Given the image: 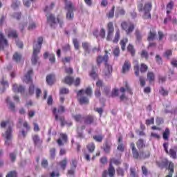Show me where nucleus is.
<instances>
[{"label": "nucleus", "instance_id": "f257e3e1", "mask_svg": "<svg viewBox=\"0 0 177 177\" xmlns=\"http://www.w3.org/2000/svg\"><path fill=\"white\" fill-rule=\"evenodd\" d=\"M1 128H8L6 133L3 134V138H5V144L7 145H10V140L12 139V127H13V123L10 122H2L1 124Z\"/></svg>", "mask_w": 177, "mask_h": 177}, {"label": "nucleus", "instance_id": "f03ea898", "mask_svg": "<svg viewBox=\"0 0 177 177\" xmlns=\"http://www.w3.org/2000/svg\"><path fill=\"white\" fill-rule=\"evenodd\" d=\"M42 42H44V38L39 37L37 41L34 43L33 45V55L32 57V64H36L38 61V53L41 50V46H42Z\"/></svg>", "mask_w": 177, "mask_h": 177}, {"label": "nucleus", "instance_id": "7ed1b4c3", "mask_svg": "<svg viewBox=\"0 0 177 177\" xmlns=\"http://www.w3.org/2000/svg\"><path fill=\"white\" fill-rule=\"evenodd\" d=\"M85 95H86L87 96H91V95H92V89L88 87L86 89V91L80 90L77 93V97L81 104H86V103L89 102L88 98L86 97H84Z\"/></svg>", "mask_w": 177, "mask_h": 177}, {"label": "nucleus", "instance_id": "20e7f679", "mask_svg": "<svg viewBox=\"0 0 177 177\" xmlns=\"http://www.w3.org/2000/svg\"><path fill=\"white\" fill-rule=\"evenodd\" d=\"M64 111V106H59L58 109L54 108L53 110V113L55 117L56 121H61V124L64 125V118L62 115L63 112Z\"/></svg>", "mask_w": 177, "mask_h": 177}, {"label": "nucleus", "instance_id": "39448f33", "mask_svg": "<svg viewBox=\"0 0 177 177\" xmlns=\"http://www.w3.org/2000/svg\"><path fill=\"white\" fill-rule=\"evenodd\" d=\"M47 21L50 24L51 27H53L55 24H57V23L59 24L60 27H62V24H63V21L62 19L58 17L57 19L55 18V16L53 15H47Z\"/></svg>", "mask_w": 177, "mask_h": 177}, {"label": "nucleus", "instance_id": "423d86ee", "mask_svg": "<svg viewBox=\"0 0 177 177\" xmlns=\"http://www.w3.org/2000/svg\"><path fill=\"white\" fill-rule=\"evenodd\" d=\"M65 8L68 11L66 13V19H68V20H73V19H74V12H73L74 7H73V3L71 2L66 3Z\"/></svg>", "mask_w": 177, "mask_h": 177}, {"label": "nucleus", "instance_id": "0eeeda50", "mask_svg": "<svg viewBox=\"0 0 177 177\" xmlns=\"http://www.w3.org/2000/svg\"><path fill=\"white\" fill-rule=\"evenodd\" d=\"M113 164H115V165H119V164H121V162L120 161V160H115L114 158H112L111 160L109 168V175L110 177H114V174H115V170L114 169V167H113Z\"/></svg>", "mask_w": 177, "mask_h": 177}, {"label": "nucleus", "instance_id": "6e6552de", "mask_svg": "<svg viewBox=\"0 0 177 177\" xmlns=\"http://www.w3.org/2000/svg\"><path fill=\"white\" fill-rule=\"evenodd\" d=\"M106 31H107L106 40L111 41V39H113V35L114 34V25L113 22H109L107 24Z\"/></svg>", "mask_w": 177, "mask_h": 177}, {"label": "nucleus", "instance_id": "1a4fd4ad", "mask_svg": "<svg viewBox=\"0 0 177 177\" xmlns=\"http://www.w3.org/2000/svg\"><path fill=\"white\" fill-rule=\"evenodd\" d=\"M121 26L122 28L126 31L127 34H131V32L133 31L134 26L131 23L122 22Z\"/></svg>", "mask_w": 177, "mask_h": 177}, {"label": "nucleus", "instance_id": "9d476101", "mask_svg": "<svg viewBox=\"0 0 177 177\" xmlns=\"http://www.w3.org/2000/svg\"><path fill=\"white\" fill-rule=\"evenodd\" d=\"M150 10H151V3H148L144 8V11L145 12L144 16L145 19H150L151 17V15H150Z\"/></svg>", "mask_w": 177, "mask_h": 177}, {"label": "nucleus", "instance_id": "9b49d317", "mask_svg": "<svg viewBox=\"0 0 177 177\" xmlns=\"http://www.w3.org/2000/svg\"><path fill=\"white\" fill-rule=\"evenodd\" d=\"M57 144L59 146H63L64 143L67 142V135L61 133L60 134V138L57 140Z\"/></svg>", "mask_w": 177, "mask_h": 177}, {"label": "nucleus", "instance_id": "f8f14e48", "mask_svg": "<svg viewBox=\"0 0 177 177\" xmlns=\"http://www.w3.org/2000/svg\"><path fill=\"white\" fill-rule=\"evenodd\" d=\"M165 165H169V175L166 176V177H172V175L174 174V164L172 162H169L168 160H165Z\"/></svg>", "mask_w": 177, "mask_h": 177}, {"label": "nucleus", "instance_id": "ddd939ff", "mask_svg": "<svg viewBox=\"0 0 177 177\" xmlns=\"http://www.w3.org/2000/svg\"><path fill=\"white\" fill-rule=\"evenodd\" d=\"M93 35L97 38V37H100V38H105L106 37V30L104 28H101L100 32L98 30H95L93 32Z\"/></svg>", "mask_w": 177, "mask_h": 177}, {"label": "nucleus", "instance_id": "4468645a", "mask_svg": "<svg viewBox=\"0 0 177 177\" xmlns=\"http://www.w3.org/2000/svg\"><path fill=\"white\" fill-rule=\"evenodd\" d=\"M31 74H32V71L29 70L27 74L24 77V82H26V84L32 82V80H31Z\"/></svg>", "mask_w": 177, "mask_h": 177}, {"label": "nucleus", "instance_id": "2eb2a0df", "mask_svg": "<svg viewBox=\"0 0 177 177\" xmlns=\"http://www.w3.org/2000/svg\"><path fill=\"white\" fill-rule=\"evenodd\" d=\"M8 45V41L3 37V35L0 33V49H3V46Z\"/></svg>", "mask_w": 177, "mask_h": 177}, {"label": "nucleus", "instance_id": "dca6fc26", "mask_svg": "<svg viewBox=\"0 0 177 177\" xmlns=\"http://www.w3.org/2000/svg\"><path fill=\"white\" fill-rule=\"evenodd\" d=\"M113 71V66L107 64H105L104 74L106 76L110 75Z\"/></svg>", "mask_w": 177, "mask_h": 177}, {"label": "nucleus", "instance_id": "f3484780", "mask_svg": "<svg viewBox=\"0 0 177 177\" xmlns=\"http://www.w3.org/2000/svg\"><path fill=\"white\" fill-rule=\"evenodd\" d=\"M155 80H156V76L154 75L153 72H149L147 73V80L149 81V84H153Z\"/></svg>", "mask_w": 177, "mask_h": 177}, {"label": "nucleus", "instance_id": "a211bd4d", "mask_svg": "<svg viewBox=\"0 0 177 177\" xmlns=\"http://www.w3.org/2000/svg\"><path fill=\"white\" fill-rule=\"evenodd\" d=\"M55 76L54 75H49L46 77V82L48 85H53L55 82Z\"/></svg>", "mask_w": 177, "mask_h": 177}, {"label": "nucleus", "instance_id": "6ab92c4d", "mask_svg": "<svg viewBox=\"0 0 177 177\" xmlns=\"http://www.w3.org/2000/svg\"><path fill=\"white\" fill-rule=\"evenodd\" d=\"M129 68H131V62L125 61L122 67L123 73H127V71H129Z\"/></svg>", "mask_w": 177, "mask_h": 177}, {"label": "nucleus", "instance_id": "aec40b11", "mask_svg": "<svg viewBox=\"0 0 177 177\" xmlns=\"http://www.w3.org/2000/svg\"><path fill=\"white\" fill-rule=\"evenodd\" d=\"M48 56H49V60L50 62V63H55V55L54 54H49L48 53H45L44 54V59H48Z\"/></svg>", "mask_w": 177, "mask_h": 177}, {"label": "nucleus", "instance_id": "412c9836", "mask_svg": "<svg viewBox=\"0 0 177 177\" xmlns=\"http://www.w3.org/2000/svg\"><path fill=\"white\" fill-rule=\"evenodd\" d=\"M131 147L132 149L133 156L134 158H139V153H138V151H136V148H135V144L131 143Z\"/></svg>", "mask_w": 177, "mask_h": 177}, {"label": "nucleus", "instance_id": "4be33fe9", "mask_svg": "<svg viewBox=\"0 0 177 177\" xmlns=\"http://www.w3.org/2000/svg\"><path fill=\"white\" fill-rule=\"evenodd\" d=\"M12 89L14 92H24V88H23L21 86H18L17 84H13Z\"/></svg>", "mask_w": 177, "mask_h": 177}, {"label": "nucleus", "instance_id": "5701e85b", "mask_svg": "<svg viewBox=\"0 0 177 177\" xmlns=\"http://www.w3.org/2000/svg\"><path fill=\"white\" fill-rule=\"evenodd\" d=\"M66 166H67V159H64L63 160L59 162L58 164V167H59V168H61V169H63L64 171V169H66Z\"/></svg>", "mask_w": 177, "mask_h": 177}, {"label": "nucleus", "instance_id": "b1692460", "mask_svg": "<svg viewBox=\"0 0 177 177\" xmlns=\"http://www.w3.org/2000/svg\"><path fill=\"white\" fill-rule=\"evenodd\" d=\"M109 57H107V55H105L104 57H98L97 59V64H100V63H102V62H107Z\"/></svg>", "mask_w": 177, "mask_h": 177}, {"label": "nucleus", "instance_id": "393cba45", "mask_svg": "<svg viewBox=\"0 0 177 177\" xmlns=\"http://www.w3.org/2000/svg\"><path fill=\"white\" fill-rule=\"evenodd\" d=\"M74 79L70 76H67L65 77L64 82L65 84H67L68 85H71L73 82Z\"/></svg>", "mask_w": 177, "mask_h": 177}, {"label": "nucleus", "instance_id": "a878e982", "mask_svg": "<svg viewBox=\"0 0 177 177\" xmlns=\"http://www.w3.org/2000/svg\"><path fill=\"white\" fill-rule=\"evenodd\" d=\"M134 71L136 75H139V63L138 61H134Z\"/></svg>", "mask_w": 177, "mask_h": 177}, {"label": "nucleus", "instance_id": "bb28decb", "mask_svg": "<svg viewBox=\"0 0 177 177\" xmlns=\"http://www.w3.org/2000/svg\"><path fill=\"white\" fill-rule=\"evenodd\" d=\"M127 42H128V39H127V38L122 39L120 41V45H121L122 50H125V45H127Z\"/></svg>", "mask_w": 177, "mask_h": 177}, {"label": "nucleus", "instance_id": "cd10ccee", "mask_svg": "<svg viewBox=\"0 0 177 177\" xmlns=\"http://www.w3.org/2000/svg\"><path fill=\"white\" fill-rule=\"evenodd\" d=\"M120 39V30H117L113 42L117 44Z\"/></svg>", "mask_w": 177, "mask_h": 177}, {"label": "nucleus", "instance_id": "c85d7f7f", "mask_svg": "<svg viewBox=\"0 0 177 177\" xmlns=\"http://www.w3.org/2000/svg\"><path fill=\"white\" fill-rule=\"evenodd\" d=\"M35 145H39L42 143V140L39 139V137L38 136L35 135L32 138Z\"/></svg>", "mask_w": 177, "mask_h": 177}, {"label": "nucleus", "instance_id": "c756f323", "mask_svg": "<svg viewBox=\"0 0 177 177\" xmlns=\"http://www.w3.org/2000/svg\"><path fill=\"white\" fill-rule=\"evenodd\" d=\"M172 8H174V2L171 1L167 6V13H171V10H172Z\"/></svg>", "mask_w": 177, "mask_h": 177}, {"label": "nucleus", "instance_id": "7c9ffc66", "mask_svg": "<svg viewBox=\"0 0 177 177\" xmlns=\"http://www.w3.org/2000/svg\"><path fill=\"white\" fill-rule=\"evenodd\" d=\"M169 129H166L165 132H163V139L165 140H168V138L169 136Z\"/></svg>", "mask_w": 177, "mask_h": 177}, {"label": "nucleus", "instance_id": "2f4dec72", "mask_svg": "<svg viewBox=\"0 0 177 177\" xmlns=\"http://www.w3.org/2000/svg\"><path fill=\"white\" fill-rule=\"evenodd\" d=\"M20 59H21V55L17 53H15L13 55V60L15 62H20Z\"/></svg>", "mask_w": 177, "mask_h": 177}, {"label": "nucleus", "instance_id": "473e14b6", "mask_svg": "<svg viewBox=\"0 0 177 177\" xmlns=\"http://www.w3.org/2000/svg\"><path fill=\"white\" fill-rule=\"evenodd\" d=\"M156 38V33L155 32H150L148 36V41H153Z\"/></svg>", "mask_w": 177, "mask_h": 177}, {"label": "nucleus", "instance_id": "72a5a7b5", "mask_svg": "<svg viewBox=\"0 0 177 177\" xmlns=\"http://www.w3.org/2000/svg\"><path fill=\"white\" fill-rule=\"evenodd\" d=\"M172 55V51L171 50H167L164 54V57L166 59H169V57Z\"/></svg>", "mask_w": 177, "mask_h": 177}, {"label": "nucleus", "instance_id": "f704fd0d", "mask_svg": "<svg viewBox=\"0 0 177 177\" xmlns=\"http://www.w3.org/2000/svg\"><path fill=\"white\" fill-rule=\"evenodd\" d=\"M127 50L129 52H130V53H131L132 56H133V55H135V50L133 49V46L132 45H129L127 47Z\"/></svg>", "mask_w": 177, "mask_h": 177}, {"label": "nucleus", "instance_id": "c9c22d12", "mask_svg": "<svg viewBox=\"0 0 177 177\" xmlns=\"http://www.w3.org/2000/svg\"><path fill=\"white\" fill-rule=\"evenodd\" d=\"M137 146L138 147V149H142V147H145V142H143V140H139L137 142Z\"/></svg>", "mask_w": 177, "mask_h": 177}, {"label": "nucleus", "instance_id": "e433bc0d", "mask_svg": "<svg viewBox=\"0 0 177 177\" xmlns=\"http://www.w3.org/2000/svg\"><path fill=\"white\" fill-rule=\"evenodd\" d=\"M169 155L171 157V158H176V152L175 151V150L172 149L169 150Z\"/></svg>", "mask_w": 177, "mask_h": 177}, {"label": "nucleus", "instance_id": "4c0bfd02", "mask_svg": "<svg viewBox=\"0 0 177 177\" xmlns=\"http://www.w3.org/2000/svg\"><path fill=\"white\" fill-rule=\"evenodd\" d=\"M8 37L10 38H16V37H17V33H16V31H11L8 33Z\"/></svg>", "mask_w": 177, "mask_h": 177}, {"label": "nucleus", "instance_id": "58836bf2", "mask_svg": "<svg viewBox=\"0 0 177 177\" xmlns=\"http://www.w3.org/2000/svg\"><path fill=\"white\" fill-rule=\"evenodd\" d=\"M86 124H92L93 122V117L88 116L86 120Z\"/></svg>", "mask_w": 177, "mask_h": 177}, {"label": "nucleus", "instance_id": "ea45409f", "mask_svg": "<svg viewBox=\"0 0 177 177\" xmlns=\"http://www.w3.org/2000/svg\"><path fill=\"white\" fill-rule=\"evenodd\" d=\"M88 149L92 152L95 150V144L91 143L87 146Z\"/></svg>", "mask_w": 177, "mask_h": 177}, {"label": "nucleus", "instance_id": "a19ab883", "mask_svg": "<svg viewBox=\"0 0 177 177\" xmlns=\"http://www.w3.org/2000/svg\"><path fill=\"white\" fill-rule=\"evenodd\" d=\"M158 38H159V41H162V39H164V38H165V35H164V33H162V32L159 31L158 32Z\"/></svg>", "mask_w": 177, "mask_h": 177}, {"label": "nucleus", "instance_id": "79ce46f5", "mask_svg": "<svg viewBox=\"0 0 177 177\" xmlns=\"http://www.w3.org/2000/svg\"><path fill=\"white\" fill-rule=\"evenodd\" d=\"M80 82H81V79H80V77H77L75 81L73 80V84H74L75 86H78Z\"/></svg>", "mask_w": 177, "mask_h": 177}, {"label": "nucleus", "instance_id": "37998d69", "mask_svg": "<svg viewBox=\"0 0 177 177\" xmlns=\"http://www.w3.org/2000/svg\"><path fill=\"white\" fill-rule=\"evenodd\" d=\"M17 174L16 173V171H10L6 176V177H17Z\"/></svg>", "mask_w": 177, "mask_h": 177}, {"label": "nucleus", "instance_id": "c03bdc74", "mask_svg": "<svg viewBox=\"0 0 177 177\" xmlns=\"http://www.w3.org/2000/svg\"><path fill=\"white\" fill-rule=\"evenodd\" d=\"M140 71L141 73H145V71H147V66L145 64H141Z\"/></svg>", "mask_w": 177, "mask_h": 177}, {"label": "nucleus", "instance_id": "a18cd8bd", "mask_svg": "<svg viewBox=\"0 0 177 177\" xmlns=\"http://www.w3.org/2000/svg\"><path fill=\"white\" fill-rule=\"evenodd\" d=\"M93 139H95V140H96L97 142H102V140H103V136H95L93 137Z\"/></svg>", "mask_w": 177, "mask_h": 177}, {"label": "nucleus", "instance_id": "49530a36", "mask_svg": "<svg viewBox=\"0 0 177 177\" xmlns=\"http://www.w3.org/2000/svg\"><path fill=\"white\" fill-rule=\"evenodd\" d=\"M160 93L161 94V95H162L163 96H167V95H168V91H167V90H165V89H164V88H161L160 90Z\"/></svg>", "mask_w": 177, "mask_h": 177}, {"label": "nucleus", "instance_id": "de8ad7c7", "mask_svg": "<svg viewBox=\"0 0 177 177\" xmlns=\"http://www.w3.org/2000/svg\"><path fill=\"white\" fill-rule=\"evenodd\" d=\"M147 125H151V124H154V118H151L149 120H146Z\"/></svg>", "mask_w": 177, "mask_h": 177}, {"label": "nucleus", "instance_id": "09e8293b", "mask_svg": "<svg viewBox=\"0 0 177 177\" xmlns=\"http://www.w3.org/2000/svg\"><path fill=\"white\" fill-rule=\"evenodd\" d=\"M125 149V145H124L123 144H120L118 146V150H119V151H124Z\"/></svg>", "mask_w": 177, "mask_h": 177}, {"label": "nucleus", "instance_id": "8fccbe9b", "mask_svg": "<svg viewBox=\"0 0 177 177\" xmlns=\"http://www.w3.org/2000/svg\"><path fill=\"white\" fill-rule=\"evenodd\" d=\"M74 120H75L77 122H80L82 120V117H81V115H76L73 116Z\"/></svg>", "mask_w": 177, "mask_h": 177}, {"label": "nucleus", "instance_id": "3c124183", "mask_svg": "<svg viewBox=\"0 0 177 177\" xmlns=\"http://www.w3.org/2000/svg\"><path fill=\"white\" fill-rule=\"evenodd\" d=\"M113 55H114V56H119V55H120V48H115L113 50Z\"/></svg>", "mask_w": 177, "mask_h": 177}, {"label": "nucleus", "instance_id": "603ef678", "mask_svg": "<svg viewBox=\"0 0 177 177\" xmlns=\"http://www.w3.org/2000/svg\"><path fill=\"white\" fill-rule=\"evenodd\" d=\"M73 44L75 49H78L80 48V44H78V41L77 39H73Z\"/></svg>", "mask_w": 177, "mask_h": 177}, {"label": "nucleus", "instance_id": "864d4df0", "mask_svg": "<svg viewBox=\"0 0 177 177\" xmlns=\"http://www.w3.org/2000/svg\"><path fill=\"white\" fill-rule=\"evenodd\" d=\"M151 138H154L155 139H160V135L157 133H151Z\"/></svg>", "mask_w": 177, "mask_h": 177}, {"label": "nucleus", "instance_id": "5fc2aeb1", "mask_svg": "<svg viewBox=\"0 0 177 177\" xmlns=\"http://www.w3.org/2000/svg\"><path fill=\"white\" fill-rule=\"evenodd\" d=\"M113 16H114V7H113V8L109 11V19H111V17H113Z\"/></svg>", "mask_w": 177, "mask_h": 177}, {"label": "nucleus", "instance_id": "6e6d98bb", "mask_svg": "<svg viewBox=\"0 0 177 177\" xmlns=\"http://www.w3.org/2000/svg\"><path fill=\"white\" fill-rule=\"evenodd\" d=\"M60 93H62V95H64L66 93H68V89L67 88H62L60 89Z\"/></svg>", "mask_w": 177, "mask_h": 177}, {"label": "nucleus", "instance_id": "4d7b16f0", "mask_svg": "<svg viewBox=\"0 0 177 177\" xmlns=\"http://www.w3.org/2000/svg\"><path fill=\"white\" fill-rule=\"evenodd\" d=\"M34 93V85L31 84L29 87V95H32Z\"/></svg>", "mask_w": 177, "mask_h": 177}, {"label": "nucleus", "instance_id": "13d9d810", "mask_svg": "<svg viewBox=\"0 0 177 177\" xmlns=\"http://www.w3.org/2000/svg\"><path fill=\"white\" fill-rule=\"evenodd\" d=\"M65 73H66V74H73V68H65Z\"/></svg>", "mask_w": 177, "mask_h": 177}, {"label": "nucleus", "instance_id": "bf43d9fd", "mask_svg": "<svg viewBox=\"0 0 177 177\" xmlns=\"http://www.w3.org/2000/svg\"><path fill=\"white\" fill-rule=\"evenodd\" d=\"M163 147H164L165 151L167 153V154H169V151H168V143H164Z\"/></svg>", "mask_w": 177, "mask_h": 177}, {"label": "nucleus", "instance_id": "052dcab7", "mask_svg": "<svg viewBox=\"0 0 177 177\" xmlns=\"http://www.w3.org/2000/svg\"><path fill=\"white\" fill-rule=\"evenodd\" d=\"M140 82L141 86H145V85H146V82L145 81V78L143 77H140Z\"/></svg>", "mask_w": 177, "mask_h": 177}, {"label": "nucleus", "instance_id": "680f3d73", "mask_svg": "<svg viewBox=\"0 0 177 177\" xmlns=\"http://www.w3.org/2000/svg\"><path fill=\"white\" fill-rule=\"evenodd\" d=\"M33 125L35 132H38L39 131V126L37 123H33Z\"/></svg>", "mask_w": 177, "mask_h": 177}, {"label": "nucleus", "instance_id": "e2e57ef3", "mask_svg": "<svg viewBox=\"0 0 177 177\" xmlns=\"http://www.w3.org/2000/svg\"><path fill=\"white\" fill-rule=\"evenodd\" d=\"M23 127L26 129V131H30V126L28 125V123H27V122H24L23 123Z\"/></svg>", "mask_w": 177, "mask_h": 177}, {"label": "nucleus", "instance_id": "0e129e2a", "mask_svg": "<svg viewBox=\"0 0 177 177\" xmlns=\"http://www.w3.org/2000/svg\"><path fill=\"white\" fill-rule=\"evenodd\" d=\"M149 55L147 54V53L145 50H142V53H141V57H145V59H147Z\"/></svg>", "mask_w": 177, "mask_h": 177}, {"label": "nucleus", "instance_id": "69168bd1", "mask_svg": "<svg viewBox=\"0 0 177 177\" xmlns=\"http://www.w3.org/2000/svg\"><path fill=\"white\" fill-rule=\"evenodd\" d=\"M41 165L42 167H44V168H46V167H48V160H43L41 162Z\"/></svg>", "mask_w": 177, "mask_h": 177}, {"label": "nucleus", "instance_id": "338daca9", "mask_svg": "<svg viewBox=\"0 0 177 177\" xmlns=\"http://www.w3.org/2000/svg\"><path fill=\"white\" fill-rule=\"evenodd\" d=\"M131 176L133 177H138V176H136V174H135V169L133 168L131 169Z\"/></svg>", "mask_w": 177, "mask_h": 177}, {"label": "nucleus", "instance_id": "774afa93", "mask_svg": "<svg viewBox=\"0 0 177 177\" xmlns=\"http://www.w3.org/2000/svg\"><path fill=\"white\" fill-rule=\"evenodd\" d=\"M171 63L174 67H177V59H172Z\"/></svg>", "mask_w": 177, "mask_h": 177}]
</instances>
